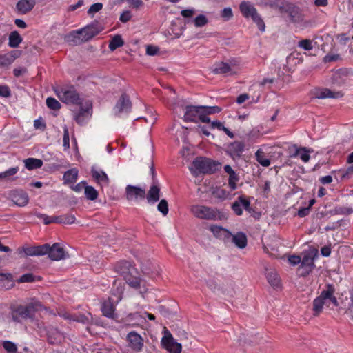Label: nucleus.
Instances as JSON below:
<instances>
[{
	"mask_svg": "<svg viewBox=\"0 0 353 353\" xmlns=\"http://www.w3.org/2000/svg\"><path fill=\"white\" fill-rule=\"evenodd\" d=\"M114 306L110 301H105L101 307L103 314L110 319H115L117 315L114 313Z\"/></svg>",
	"mask_w": 353,
	"mask_h": 353,
	"instance_id": "30",
	"label": "nucleus"
},
{
	"mask_svg": "<svg viewBox=\"0 0 353 353\" xmlns=\"http://www.w3.org/2000/svg\"><path fill=\"white\" fill-rule=\"evenodd\" d=\"M114 270L121 275L125 282L132 288L138 289L141 286V279L139 274L133 265L128 261L118 262L114 266Z\"/></svg>",
	"mask_w": 353,
	"mask_h": 353,
	"instance_id": "2",
	"label": "nucleus"
},
{
	"mask_svg": "<svg viewBox=\"0 0 353 353\" xmlns=\"http://www.w3.org/2000/svg\"><path fill=\"white\" fill-rule=\"evenodd\" d=\"M316 257H318L317 250L314 253L313 252H308L304 255L302 259H301V265L299 270H302L301 276H305L312 271L314 267V261Z\"/></svg>",
	"mask_w": 353,
	"mask_h": 353,
	"instance_id": "9",
	"label": "nucleus"
},
{
	"mask_svg": "<svg viewBox=\"0 0 353 353\" xmlns=\"http://www.w3.org/2000/svg\"><path fill=\"white\" fill-rule=\"evenodd\" d=\"M257 161L264 167H268L270 165V161L265 157L264 153L261 150H257L255 154Z\"/></svg>",
	"mask_w": 353,
	"mask_h": 353,
	"instance_id": "43",
	"label": "nucleus"
},
{
	"mask_svg": "<svg viewBox=\"0 0 353 353\" xmlns=\"http://www.w3.org/2000/svg\"><path fill=\"white\" fill-rule=\"evenodd\" d=\"M93 178L99 183L102 182L108 185L109 183V179L108 175L103 171H98L94 168L91 170Z\"/></svg>",
	"mask_w": 353,
	"mask_h": 353,
	"instance_id": "34",
	"label": "nucleus"
},
{
	"mask_svg": "<svg viewBox=\"0 0 353 353\" xmlns=\"http://www.w3.org/2000/svg\"><path fill=\"white\" fill-rule=\"evenodd\" d=\"M26 168L29 170L39 168L43 165V161L41 159L34 158H28L24 160Z\"/></svg>",
	"mask_w": 353,
	"mask_h": 353,
	"instance_id": "33",
	"label": "nucleus"
},
{
	"mask_svg": "<svg viewBox=\"0 0 353 353\" xmlns=\"http://www.w3.org/2000/svg\"><path fill=\"white\" fill-rule=\"evenodd\" d=\"M221 16L225 21H228L233 17L232 10L230 8H225L221 13Z\"/></svg>",
	"mask_w": 353,
	"mask_h": 353,
	"instance_id": "53",
	"label": "nucleus"
},
{
	"mask_svg": "<svg viewBox=\"0 0 353 353\" xmlns=\"http://www.w3.org/2000/svg\"><path fill=\"white\" fill-rule=\"evenodd\" d=\"M78 177V170L76 168H72L66 171L63 174L65 183H72L76 182Z\"/></svg>",
	"mask_w": 353,
	"mask_h": 353,
	"instance_id": "32",
	"label": "nucleus"
},
{
	"mask_svg": "<svg viewBox=\"0 0 353 353\" xmlns=\"http://www.w3.org/2000/svg\"><path fill=\"white\" fill-rule=\"evenodd\" d=\"M124 45V41L120 34L114 36L110 41L108 48L111 51L115 50L117 48Z\"/></svg>",
	"mask_w": 353,
	"mask_h": 353,
	"instance_id": "36",
	"label": "nucleus"
},
{
	"mask_svg": "<svg viewBox=\"0 0 353 353\" xmlns=\"http://www.w3.org/2000/svg\"><path fill=\"white\" fill-rule=\"evenodd\" d=\"M336 214L349 215L353 213V208L350 207H341L336 208Z\"/></svg>",
	"mask_w": 353,
	"mask_h": 353,
	"instance_id": "56",
	"label": "nucleus"
},
{
	"mask_svg": "<svg viewBox=\"0 0 353 353\" xmlns=\"http://www.w3.org/2000/svg\"><path fill=\"white\" fill-rule=\"evenodd\" d=\"M84 190L85 195L88 199L94 201L98 197V192L92 186L86 185Z\"/></svg>",
	"mask_w": 353,
	"mask_h": 353,
	"instance_id": "41",
	"label": "nucleus"
},
{
	"mask_svg": "<svg viewBox=\"0 0 353 353\" xmlns=\"http://www.w3.org/2000/svg\"><path fill=\"white\" fill-rule=\"evenodd\" d=\"M159 52V48L157 46L148 45L146 47V54L150 56L156 55Z\"/></svg>",
	"mask_w": 353,
	"mask_h": 353,
	"instance_id": "61",
	"label": "nucleus"
},
{
	"mask_svg": "<svg viewBox=\"0 0 353 353\" xmlns=\"http://www.w3.org/2000/svg\"><path fill=\"white\" fill-rule=\"evenodd\" d=\"M183 120L189 122H196L197 119L203 123H210V114L219 113L221 108L219 106L187 105L185 108Z\"/></svg>",
	"mask_w": 353,
	"mask_h": 353,
	"instance_id": "1",
	"label": "nucleus"
},
{
	"mask_svg": "<svg viewBox=\"0 0 353 353\" xmlns=\"http://www.w3.org/2000/svg\"><path fill=\"white\" fill-rule=\"evenodd\" d=\"M239 9L243 16L245 18L250 17L253 14H255L256 11H257L254 6L248 1L241 2L239 6Z\"/></svg>",
	"mask_w": 353,
	"mask_h": 353,
	"instance_id": "27",
	"label": "nucleus"
},
{
	"mask_svg": "<svg viewBox=\"0 0 353 353\" xmlns=\"http://www.w3.org/2000/svg\"><path fill=\"white\" fill-rule=\"evenodd\" d=\"M289 3L283 0H268L265 5L272 8L277 9L281 13H283Z\"/></svg>",
	"mask_w": 353,
	"mask_h": 353,
	"instance_id": "31",
	"label": "nucleus"
},
{
	"mask_svg": "<svg viewBox=\"0 0 353 353\" xmlns=\"http://www.w3.org/2000/svg\"><path fill=\"white\" fill-rule=\"evenodd\" d=\"M334 292L335 289L334 285L332 284H327L326 285V289L323 290V296L326 297L327 302L330 301L334 306H338L339 302L334 295Z\"/></svg>",
	"mask_w": 353,
	"mask_h": 353,
	"instance_id": "28",
	"label": "nucleus"
},
{
	"mask_svg": "<svg viewBox=\"0 0 353 353\" xmlns=\"http://www.w3.org/2000/svg\"><path fill=\"white\" fill-rule=\"evenodd\" d=\"M103 30L98 21H94L87 26L70 33L74 43L86 42L98 34Z\"/></svg>",
	"mask_w": 353,
	"mask_h": 353,
	"instance_id": "5",
	"label": "nucleus"
},
{
	"mask_svg": "<svg viewBox=\"0 0 353 353\" xmlns=\"http://www.w3.org/2000/svg\"><path fill=\"white\" fill-rule=\"evenodd\" d=\"M194 13L195 10L194 9H185L181 11V16L185 18H190Z\"/></svg>",
	"mask_w": 353,
	"mask_h": 353,
	"instance_id": "63",
	"label": "nucleus"
},
{
	"mask_svg": "<svg viewBox=\"0 0 353 353\" xmlns=\"http://www.w3.org/2000/svg\"><path fill=\"white\" fill-rule=\"evenodd\" d=\"M157 210L162 213L163 216H166L168 213V203L165 199H161L157 205Z\"/></svg>",
	"mask_w": 353,
	"mask_h": 353,
	"instance_id": "48",
	"label": "nucleus"
},
{
	"mask_svg": "<svg viewBox=\"0 0 353 353\" xmlns=\"http://www.w3.org/2000/svg\"><path fill=\"white\" fill-rule=\"evenodd\" d=\"M55 220L57 223L72 224L75 222L76 218L74 214H66L56 216Z\"/></svg>",
	"mask_w": 353,
	"mask_h": 353,
	"instance_id": "37",
	"label": "nucleus"
},
{
	"mask_svg": "<svg viewBox=\"0 0 353 353\" xmlns=\"http://www.w3.org/2000/svg\"><path fill=\"white\" fill-rule=\"evenodd\" d=\"M210 230L216 238L223 240L225 242H229L230 241L231 232L227 229L221 226L212 225L210 227Z\"/></svg>",
	"mask_w": 353,
	"mask_h": 353,
	"instance_id": "20",
	"label": "nucleus"
},
{
	"mask_svg": "<svg viewBox=\"0 0 353 353\" xmlns=\"http://www.w3.org/2000/svg\"><path fill=\"white\" fill-rule=\"evenodd\" d=\"M131 18H132V15H131L130 11L125 10L121 14L119 20L122 23H127L128 21H129L131 19Z\"/></svg>",
	"mask_w": 353,
	"mask_h": 353,
	"instance_id": "58",
	"label": "nucleus"
},
{
	"mask_svg": "<svg viewBox=\"0 0 353 353\" xmlns=\"http://www.w3.org/2000/svg\"><path fill=\"white\" fill-rule=\"evenodd\" d=\"M47 249L48 250L47 254L51 260L59 261L68 257V253L65 252L59 243H54L52 246L48 244Z\"/></svg>",
	"mask_w": 353,
	"mask_h": 353,
	"instance_id": "15",
	"label": "nucleus"
},
{
	"mask_svg": "<svg viewBox=\"0 0 353 353\" xmlns=\"http://www.w3.org/2000/svg\"><path fill=\"white\" fill-rule=\"evenodd\" d=\"M283 13L288 14L290 23L298 24L302 28L312 27L314 23L312 20H305L301 10L292 3L288 4Z\"/></svg>",
	"mask_w": 353,
	"mask_h": 353,
	"instance_id": "6",
	"label": "nucleus"
},
{
	"mask_svg": "<svg viewBox=\"0 0 353 353\" xmlns=\"http://www.w3.org/2000/svg\"><path fill=\"white\" fill-rule=\"evenodd\" d=\"M9 196L12 201L19 207L26 206L29 201L28 194L22 190H15L10 192Z\"/></svg>",
	"mask_w": 353,
	"mask_h": 353,
	"instance_id": "17",
	"label": "nucleus"
},
{
	"mask_svg": "<svg viewBox=\"0 0 353 353\" xmlns=\"http://www.w3.org/2000/svg\"><path fill=\"white\" fill-rule=\"evenodd\" d=\"M310 150H307L306 148H296L294 154L291 155V157H296L298 155L300 156L301 159L304 162H307L310 160Z\"/></svg>",
	"mask_w": 353,
	"mask_h": 353,
	"instance_id": "40",
	"label": "nucleus"
},
{
	"mask_svg": "<svg viewBox=\"0 0 353 353\" xmlns=\"http://www.w3.org/2000/svg\"><path fill=\"white\" fill-rule=\"evenodd\" d=\"M46 309L39 301L33 300L26 305H19L12 312V319L14 322H20V319L34 321L35 313Z\"/></svg>",
	"mask_w": 353,
	"mask_h": 353,
	"instance_id": "3",
	"label": "nucleus"
},
{
	"mask_svg": "<svg viewBox=\"0 0 353 353\" xmlns=\"http://www.w3.org/2000/svg\"><path fill=\"white\" fill-rule=\"evenodd\" d=\"M3 347L8 353H16L17 352V345L12 341H6L3 343Z\"/></svg>",
	"mask_w": 353,
	"mask_h": 353,
	"instance_id": "49",
	"label": "nucleus"
},
{
	"mask_svg": "<svg viewBox=\"0 0 353 353\" xmlns=\"http://www.w3.org/2000/svg\"><path fill=\"white\" fill-rule=\"evenodd\" d=\"M192 165L199 172L205 174L215 172L219 169L221 164L210 159L198 157L193 161Z\"/></svg>",
	"mask_w": 353,
	"mask_h": 353,
	"instance_id": "8",
	"label": "nucleus"
},
{
	"mask_svg": "<svg viewBox=\"0 0 353 353\" xmlns=\"http://www.w3.org/2000/svg\"><path fill=\"white\" fill-rule=\"evenodd\" d=\"M234 65H238V61L234 59L230 61V64L225 62L216 63L212 68V72L214 74L233 75L236 74L232 68Z\"/></svg>",
	"mask_w": 353,
	"mask_h": 353,
	"instance_id": "13",
	"label": "nucleus"
},
{
	"mask_svg": "<svg viewBox=\"0 0 353 353\" xmlns=\"http://www.w3.org/2000/svg\"><path fill=\"white\" fill-rule=\"evenodd\" d=\"M129 347L135 352H141L144 345L143 339L134 331L129 332L127 335Z\"/></svg>",
	"mask_w": 353,
	"mask_h": 353,
	"instance_id": "16",
	"label": "nucleus"
},
{
	"mask_svg": "<svg viewBox=\"0 0 353 353\" xmlns=\"http://www.w3.org/2000/svg\"><path fill=\"white\" fill-rule=\"evenodd\" d=\"M250 17L252 18V21L257 25L259 29L263 32L265 28V25L257 11H256L255 14H253V15H252Z\"/></svg>",
	"mask_w": 353,
	"mask_h": 353,
	"instance_id": "44",
	"label": "nucleus"
},
{
	"mask_svg": "<svg viewBox=\"0 0 353 353\" xmlns=\"http://www.w3.org/2000/svg\"><path fill=\"white\" fill-rule=\"evenodd\" d=\"M145 197L148 203H154L157 202L160 198V188L154 183L150 186Z\"/></svg>",
	"mask_w": 353,
	"mask_h": 353,
	"instance_id": "25",
	"label": "nucleus"
},
{
	"mask_svg": "<svg viewBox=\"0 0 353 353\" xmlns=\"http://www.w3.org/2000/svg\"><path fill=\"white\" fill-rule=\"evenodd\" d=\"M327 304V299L325 296H323V290L321 292V294L313 301V315L318 316L322 312L323 305Z\"/></svg>",
	"mask_w": 353,
	"mask_h": 353,
	"instance_id": "22",
	"label": "nucleus"
},
{
	"mask_svg": "<svg viewBox=\"0 0 353 353\" xmlns=\"http://www.w3.org/2000/svg\"><path fill=\"white\" fill-rule=\"evenodd\" d=\"M34 216H37L39 219H41L43 221L44 224L48 225L51 223H56V216H49L46 214H43L41 213H39L38 212H34Z\"/></svg>",
	"mask_w": 353,
	"mask_h": 353,
	"instance_id": "47",
	"label": "nucleus"
},
{
	"mask_svg": "<svg viewBox=\"0 0 353 353\" xmlns=\"http://www.w3.org/2000/svg\"><path fill=\"white\" fill-rule=\"evenodd\" d=\"M193 22L195 27L200 28L205 26L208 23V19L204 14H199L193 20Z\"/></svg>",
	"mask_w": 353,
	"mask_h": 353,
	"instance_id": "46",
	"label": "nucleus"
},
{
	"mask_svg": "<svg viewBox=\"0 0 353 353\" xmlns=\"http://www.w3.org/2000/svg\"><path fill=\"white\" fill-rule=\"evenodd\" d=\"M243 201H245V197L243 196H240L232 205V209L238 216H241L243 214L242 208Z\"/></svg>",
	"mask_w": 353,
	"mask_h": 353,
	"instance_id": "38",
	"label": "nucleus"
},
{
	"mask_svg": "<svg viewBox=\"0 0 353 353\" xmlns=\"http://www.w3.org/2000/svg\"><path fill=\"white\" fill-rule=\"evenodd\" d=\"M161 344L170 353L181 352V344L175 341L172 335L168 330L164 332V336L161 339Z\"/></svg>",
	"mask_w": 353,
	"mask_h": 353,
	"instance_id": "10",
	"label": "nucleus"
},
{
	"mask_svg": "<svg viewBox=\"0 0 353 353\" xmlns=\"http://www.w3.org/2000/svg\"><path fill=\"white\" fill-rule=\"evenodd\" d=\"M126 199L129 201H138L145 198V189L132 185H128L125 188Z\"/></svg>",
	"mask_w": 353,
	"mask_h": 353,
	"instance_id": "12",
	"label": "nucleus"
},
{
	"mask_svg": "<svg viewBox=\"0 0 353 353\" xmlns=\"http://www.w3.org/2000/svg\"><path fill=\"white\" fill-rule=\"evenodd\" d=\"M14 61V58L6 54H0V66L10 65Z\"/></svg>",
	"mask_w": 353,
	"mask_h": 353,
	"instance_id": "55",
	"label": "nucleus"
},
{
	"mask_svg": "<svg viewBox=\"0 0 353 353\" xmlns=\"http://www.w3.org/2000/svg\"><path fill=\"white\" fill-rule=\"evenodd\" d=\"M141 268L143 274L150 277L154 278L159 274V266L150 261L143 262Z\"/></svg>",
	"mask_w": 353,
	"mask_h": 353,
	"instance_id": "21",
	"label": "nucleus"
},
{
	"mask_svg": "<svg viewBox=\"0 0 353 353\" xmlns=\"http://www.w3.org/2000/svg\"><path fill=\"white\" fill-rule=\"evenodd\" d=\"M103 8V4L101 3H95L92 4L90 8L88 9V13L89 14H92L93 13L97 12L101 10Z\"/></svg>",
	"mask_w": 353,
	"mask_h": 353,
	"instance_id": "57",
	"label": "nucleus"
},
{
	"mask_svg": "<svg viewBox=\"0 0 353 353\" xmlns=\"http://www.w3.org/2000/svg\"><path fill=\"white\" fill-rule=\"evenodd\" d=\"M298 46L305 50H310L313 48L312 42L310 39H303L298 43Z\"/></svg>",
	"mask_w": 353,
	"mask_h": 353,
	"instance_id": "51",
	"label": "nucleus"
},
{
	"mask_svg": "<svg viewBox=\"0 0 353 353\" xmlns=\"http://www.w3.org/2000/svg\"><path fill=\"white\" fill-rule=\"evenodd\" d=\"M35 277L32 273L25 274L19 278V281L20 283L32 282L35 280Z\"/></svg>",
	"mask_w": 353,
	"mask_h": 353,
	"instance_id": "54",
	"label": "nucleus"
},
{
	"mask_svg": "<svg viewBox=\"0 0 353 353\" xmlns=\"http://www.w3.org/2000/svg\"><path fill=\"white\" fill-rule=\"evenodd\" d=\"M131 108L132 103L129 97L125 93H123L114 106V112L116 114H119L122 112H128L130 111Z\"/></svg>",
	"mask_w": 353,
	"mask_h": 353,
	"instance_id": "19",
	"label": "nucleus"
},
{
	"mask_svg": "<svg viewBox=\"0 0 353 353\" xmlns=\"http://www.w3.org/2000/svg\"><path fill=\"white\" fill-rule=\"evenodd\" d=\"M129 7L134 9H139L143 4L142 0H128Z\"/></svg>",
	"mask_w": 353,
	"mask_h": 353,
	"instance_id": "59",
	"label": "nucleus"
},
{
	"mask_svg": "<svg viewBox=\"0 0 353 353\" xmlns=\"http://www.w3.org/2000/svg\"><path fill=\"white\" fill-rule=\"evenodd\" d=\"M54 91L62 102L67 104L81 105V99L74 86L57 88Z\"/></svg>",
	"mask_w": 353,
	"mask_h": 353,
	"instance_id": "7",
	"label": "nucleus"
},
{
	"mask_svg": "<svg viewBox=\"0 0 353 353\" xmlns=\"http://www.w3.org/2000/svg\"><path fill=\"white\" fill-rule=\"evenodd\" d=\"M245 145L242 141H235L229 143L225 149V152L233 160L239 159L244 152Z\"/></svg>",
	"mask_w": 353,
	"mask_h": 353,
	"instance_id": "14",
	"label": "nucleus"
},
{
	"mask_svg": "<svg viewBox=\"0 0 353 353\" xmlns=\"http://www.w3.org/2000/svg\"><path fill=\"white\" fill-rule=\"evenodd\" d=\"M288 261L290 264L296 265L301 263V257L297 255H292L289 256Z\"/></svg>",
	"mask_w": 353,
	"mask_h": 353,
	"instance_id": "64",
	"label": "nucleus"
},
{
	"mask_svg": "<svg viewBox=\"0 0 353 353\" xmlns=\"http://www.w3.org/2000/svg\"><path fill=\"white\" fill-rule=\"evenodd\" d=\"M8 39V45L11 48H17L22 41V38L17 31L12 32Z\"/></svg>",
	"mask_w": 353,
	"mask_h": 353,
	"instance_id": "35",
	"label": "nucleus"
},
{
	"mask_svg": "<svg viewBox=\"0 0 353 353\" xmlns=\"http://www.w3.org/2000/svg\"><path fill=\"white\" fill-rule=\"evenodd\" d=\"M34 126L36 129H41L42 130H44L46 127V123L41 119L34 120Z\"/></svg>",
	"mask_w": 353,
	"mask_h": 353,
	"instance_id": "62",
	"label": "nucleus"
},
{
	"mask_svg": "<svg viewBox=\"0 0 353 353\" xmlns=\"http://www.w3.org/2000/svg\"><path fill=\"white\" fill-rule=\"evenodd\" d=\"M11 95L10 90L8 85H0V96L9 97Z\"/></svg>",
	"mask_w": 353,
	"mask_h": 353,
	"instance_id": "60",
	"label": "nucleus"
},
{
	"mask_svg": "<svg viewBox=\"0 0 353 353\" xmlns=\"http://www.w3.org/2000/svg\"><path fill=\"white\" fill-rule=\"evenodd\" d=\"M266 271V277L270 285L273 288H279L281 280L277 272L273 270H267Z\"/></svg>",
	"mask_w": 353,
	"mask_h": 353,
	"instance_id": "29",
	"label": "nucleus"
},
{
	"mask_svg": "<svg viewBox=\"0 0 353 353\" xmlns=\"http://www.w3.org/2000/svg\"><path fill=\"white\" fill-rule=\"evenodd\" d=\"M48 244H43L37 246L21 247L17 249L19 254H24L25 256H38L47 254Z\"/></svg>",
	"mask_w": 353,
	"mask_h": 353,
	"instance_id": "11",
	"label": "nucleus"
},
{
	"mask_svg": "<svg viewBox=\"0 0 353 353\" xmlns=\"http://www.w3.org/2000/svg\"><path fill=\"white\" fill-rule=\"evenodd\" d=\"M46 105L48 108L53 110H58L61 108L60 103L52 97H48L46 99Z\"/></svg>",
	"mask_w": 353,
	"mask_h": 353,
	"instance_id": "45",
	"label": "nucleus"
},
{
	"mask_svg": "<svg viewBox=\"0 0 353 353\" xmlns=\"http://www.w3.org/2000/svg\"><path fill=\"white\" fill-rule=\"evenodd\" d=\"M92 316L90 313L87 314H75L73 315L72 321L81 323L84 325H88L92 321Z\"/></svg>",
	"mask_w": 353,
	"mask_h": 353,
	"instance_id": "39",
	"label": "nucleus"
},
{
	"mask_svg": "<svg viewBox=\"0 0 353 353\" xmlns=\"http://www.w3.org/2000/svg\"><path fill=\"white\" fill-rule=\"evenodd\" d=\"M239 180V176L236 172H233L229 175L228 183L232 190H234L236 188V183Z\"/></svg>",
	"mask_w": 353,
	"mask_h": 353,
	"instance_id": "50",
	"label": "nucleus"
},
{
	"mask_svg": "<svg viewBox=\"0 0 353 353\" xmlns=\"http://www.w3.org/2000/svg\"><path fill=\"white\" fill-rule=\"evenodd\" d=\"M315 96L318 99H338L342 97L343 94L341 92H333L330 89L323 88L317 90Z\"/></svg>",
	"mask_w": 353,
	"mask_h": 353,
	"instance_id": "24",
	"label": "nucleus"
},
{
	"mask_svg": "<svg viewBox=\"0 0 353 353\" xmlns=\"http://www.w3.org/2000/svg\"><path fill=\"white\" fill-rule=\"evenodd\" d=\"M92 105L91 103H86L85 108L81 106L78 112H74V119L79 125H83L85 120L92 115Z\"/></svg>",
	"mask_w": 353,
	"mask_h": 353,
	"instance_id": "18",
	"label": "nucleus"
},
{
	"mask_svg": "<svg viewBox=\"0 0 353 353\" xmlns=\"http://www.w3.org/2000/svg\"><path fill=\"white\" fill-rule=\"evenodd\" d=\"M230 241L234 243L236 245V246L241 249L245 248V246L247 245L246 235L242 232H237L234 235H232L231 234Z\"/></svg>",
	"mask_w": 353,
	"mask_h": 353,
	"instance_id": "26",
	"label": "nucleus"
},
{
	"mask_svg": "<svg viewBox=\"0 0 353 353\" xmlns=\"http://www.w3.org/2000/svg\"><path fill=\"white\" fill-rule=\"evenodd\" d=\"M243 208L256 219H259L261 217V212H256L250 207V202L249 200L245 199V201H243Z\"/></svg>",
	"mask_w": 353,
	"mask_h": 353,
	"instance_id": "42",
	"label": "nucleus"
},
{
	"mask_svg": "<svg viewBox=\"0 0 353 353\" xmlns=\"http://www.w3.org/2000/svg\"><path fill=\"white\" fill-rule=\"evenodd\" d=\"M36 4L35 0H19L16 5V8L20 14H26L31 11Z\"/></svg>",
	"mask_w": 353,
	"mask_h": 353,
	"instance_id": "23",
	"label": "nucleus"
},
{
	"mask_svg": "<svg viewBox=\"0 0 353 353\" xmlns=\"http://www.w3.org/2000/svg\"><path fill=\"white\" fill-rule=\"evenodd\" d=\"M190 211L192 214L199 219L208 221H222L227 219L226 214L216 208L204 205H194Z\"/></svg>",
	"mask_w": 353,
	"mask_h": 353,
	"instance_id": "4",
	"label": "nucleus"
},
{
	"mask_svg": "<svg viewBox=\"0 0 353 353\" xmlns=\"http://www.w3.org/2000/svg\"><path fill=\"white\" fill-rule=\"evenodd\" d=\"M63 145L65 149H68L70 148L69 132L65 125L63 127Z\"/></svg>",
	"mask_w": 353,
	"mask_h": 353,
	"instance_id": "52",
	"label": "nucleus"
}]
</instances>
